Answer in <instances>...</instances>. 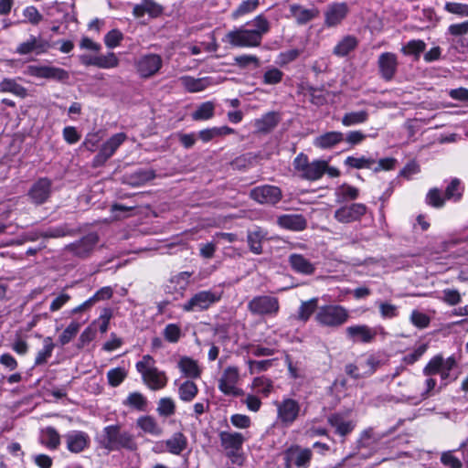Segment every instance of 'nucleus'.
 Instances as JSON below:
<instances>
[{
  "mask_svg": "<svg viewBox=\"0 0 468 468\" xmlns=\"http://www.w3.org/2000/svg\"><path fill=\"white\" fill-rule=\"evenodd\" d=\"M290 12L299 25H304L310 22L318 15L317 9H307L297 4L290 5Z\"/></svg>",
  "mask_w": 468,
  "mask_h": 468,
  "instance_id": "obj_28",
  "label": "nucleus"
},
{
  "mask_svg": "<svg viewBox=\"0 0 468 468\" xmlns=\"http://www.w3.org/2000/svg\"><path fill=\"white\" fill-rule=\"evenodd\" d=\"M144 383L151 390H159L164 388L168 381V378L164 371L158 370L157 367L152 368L145 373L142 374Z\"/></svg>",
  "mask_w": 468,
  "mask_h": 468,
  "instance_id": "obj_23",
  "label": "nucleus"
},
{
  "mask_svg": "<svg viewBox=\"0 0 468 468\" xmlns=\"http://www.w3.org/2000/svg\"><path fill=\"white\" fill-rule=\"evenodd\" d=\"M55 345L51 337L48 336L44 339V346L37 352L35 360V366H40L47 363L48 359L51 356Z\"/></svg>",
  "mask_w": 468,
  "mask_h": 468,
  "instance_id": "obj_47",
  "label": "nucleus"
},
{
  "mask_svg": "<svg viewBox=\"0 0 468 468\" xmlns=\"http://www.w3.org/2000/svg\"><path fill=\"white\" fill-rule=\"evenodd\" d=\"M155 171L152 169H138L133 173L125 174L122 182L132 186H140L154 179Z\"/></svg>",
  "mask_w": 468,
  "mask_h": 468,
  "instance_id": "obj_25",
  "label": "nucleus"
},
{
  "mask_svg": "<svg viewBox=\"0 0 468 468\" xmlns=\"http://www.w3.org/2000/svg\"><path fill=\"white\" fill-rule=\"evenodd\" d=\"M252 385L258 392L268 396L272 390V382L265 377H258L253 379Z\"/></svg>",
  "mask_w": 468,
  "mask_h": 468,
  "instance_id": "obj_59",
  "label": "nucleus"
},
{
  "mask_svg": "<svg viewBox=\"0 0 468 468\" xmlns=\"http://www.w3.org/2000/svg\"><path fill=\"white\" fill-rule=\"evenodd\" d=\"M180 81L184 88L189 92H198L204 90L208 85V82L206 79H195L190 76L181 77Z\"/></svg>",
  "mask_w": 468,
  "mask_h": 468,
  "instance_id": "obj_41",
  "label": "nucleus"
},
{
  "mask_svg": "<svg viewBox=\"0 0 468 468\" xmlns=\"http://www.w3.org/2000/svg\"><path fill=\"white\" fill-rule=\"evenodd\" d=\"M41 443L50 450H55L60 444V436L53 427H47L42 431Z\"/></svg>",
  "mask_w": 468,
  "mask_h": 468,
  "instance_id": "obj_40",
  "label": "nucleus"
},
{
  "mask_svg": "<svg viewBox=\"0 0 468 468\" xmlns=\"http://www.w3.org/2000/svg\"><path fill=\"white\" fill-rule=\"evenodd\" d=\"M346 335L354 343L361 342L367 344L376 338L377 332L367 324H356L346 327Z\"/></svg>",
  "mask_w": 468,
  "mask_h": 468,
  "instance_id": "obj_16",
  "label": "nucleus"
},
{
  "mask_svg": "<svg viewBox=\"0 0 468 468\" xmlns=\"http://www.w3.org/2000/svg\"><path fill=\"white\" fill-rule=\"evenodd\" d=\"M380 440L379 436H377L374 432L373 428H367L364 430L358 439L356 441V451L352 453H349L346 460L351 459L356 455H358L363 449L370 450V452L367 454L362 453L360 455L361 459H367L374 454V451H372L374 445H376Z\"/></svg>",
  "mask_w": 468,
  "mask_h": 468,
  "instance_id": "obj_11",
  "label": "nucleus"
},
{
  "mask_svg": "<svg viewBox=\"0 0 468 468\" xmlns=\"http://www.w3.org/2000/svg\"><path fill=\"white\" fill-rule=\"evenodd\" d=\"M348 6L346 3H335L328 6L324 14V23L328 27L338 25L347 15Z\"/></svg>",
  "mask_w": 468,
  "mask_h": 468,
  "instance_id": "obj_22",
  "label": "nucleus"
},
{
  "mask_svg": "<svg viewBox=\"0 0 468 468\" xmlns=\"http://www.w3.org/2000/svg\"><path fill=\"white\" fill-rule=\"evenodd\" d=\"M235 65L241 69H245L250 65H253L254 68L260 67V59L254 55H240L234 58Z\"/></svg>",
  "mask_w": 468,
  "mask_h": 468,
  "instance_id": "obj_60",
  "label": "nucleus"
},
{
  "mask_svg": "<svg viewBox=\"0 0 468 468\" xmlns=\"http://www.w3.org/2000/svg\"><path fill=\"white\" fill-rule=\"evenodd\" d=\"M97 441L108 452L122 449L133 452L138 448L134 436L129 431H122L118 424L104 427L101 434L97 437Z\"/></svg>",
  "mask_w": 468,
  "mask_h": 468,
  "instance_id": "obj_2",
  "label": "nucleus"
},
{
  "mask_svg": "<svg viewBox=\"0 0 468 468\" xmlns=\"http://www.w3.org/2000/svg\"><path fill=\"white\" fill-rule=\"evenodd\" d=\"M178 367L186 377L191 378H197L200 377L201 370L197 362L188 356L181 357L178 362Z\"/></svg>",
  "mask_w": 468,
  "mask_h": 468,
  "instance_id": "obj_37",
  "label": "nucleus"
},
{
  "mask_svg": "<svg viewBox=\"0 0 468 468\" xmlns=\"http://www.w3.org/2000/svg\"><path fill=\"white\" fill-rule=\"evenodd\" d=\"M324 160H314L310 163L303 174H300V177L309 181L318 180L324 176Z\"/></svg>",
  "mask_w": 468,
  "mask_h": 468,
  "instance_id": "obj_34",
  "label": "nucleus"
},
{
  "mask_svg": "<svg viewBox=\"0 0 468 468\" xmlns=\"http://www.w3.org/2000/svg\"><path fill=\"white\" fill-rule=\"evenodd\" d=\"M198 388L197 385L191 381L186 380L182 383L178 388L179 398L183 401L189 402L194 399L197 395Z\"/></svg>",
  "mask_w": 468,
  "mask_h": 468,
  "instance_id": "obj_46",
  "label": "nucleus"
},
{
  "mask_svg": "<svg viewBox=\"0 0 468 468\" xmlns=\"http://www.w3.org/2000/svg\"><path fill=\"white\" fill-rule=\"evenodd\" d=\"M163 66V59L157 54H146L135 61V69L143 79H149L155 75Z\"/></svg>",
  "mask_w": 468,
  "mask_h": 468,
  "instance_id": "obj_9",
  "label": "nucleus"
},
{
  "mask_svg": "<svg viewBox=\"0 0 468 468\" xmlns=\"http://www.w3.org/2000/svg\"><path fill=\"white\" fill-rule=\"evenodd\" d=\"M147 399L140 392H132L123 401L125 406L133 408L138 411H145L147 408Z\"/></svg>",
  "mask_w": 468,
  "mask_h": 468,
  "instance_id": "obj_44",
  "label": "nucleus"
},
{
  "mask_svg": "<svg viewBox=\"0 0 468 468\" xmlns=\"http://www.w3.org/2000/svg\"><path fill=\"white\" fill-rule=\"evenodd\" d=\"M288 263L292 271L295 273L311 276L316 271L315 263L300 253H292L288 257Z\"/></svg>",
  "mask_w": 468,
  "mask_h": 468,
  "instance_id": "obj_19",
  "label": "nucleus"
},
{
  "mask_svg": "<svg viewBox=\"0 0 468 468\" xmlns=\"http://www.w3.org/2000/svg\"><path fill=\"white\" fill-rule=\"evenodd\" d=\"M410 322L418 328H426L431 323V318L421 312L414 310L410 314Z\"/></svg>",
  "mask_w": 468,
  "mask_h": 468,
  "instance_id": "obj_63",
  "label": "nucleus"
},
{
  "mask_svg": "<svg viewBox=\"0 0 468 468\" xmlns=\"http://www.w3.org/2000/svg\"><path fill=\"white\" fill-rule=\"evenodd\" d=\"M27 71L32 77L49 79L60 82H67L69 79V74L67 70L52 66L29 65Z\"/></svg>",
  "mask_w": 468,
  "mask_h": 468,
  "instance_id": "obj_12",
  "label": "nucleus"
},
{
  "mask_svg": "<svg viewBox=\"0 0 468 468\" xmlns=\"http://www.w3.org/2000/svg\"><path fill=\"white\" fill-rule=\"evenodd\" d=\"M463 191L464 186L461 180L459 178H452L445 189L444 196L447 200L458 202L462 199Z\"/></svg>",
  "mask_w": 468,
  "mask_h": 468,
  "instance_id": "obj_39",
  "label": "nucleus"
},
{
  "mask_svg": "<svg viewBox=\"0 0 468 468\" xmlns=\"http://www.w3.org/2000/svg\"><path fill=\"white\" fill-rule=\"evenodd\" d=\"M221 446L226 452V455L232 461L238 463L240 455L239 452L241 450L245 441V437L240 432H229L222 431L218 434Z\"/></svg>",
  "mask_w": 468,
  "mask_h": 468,
  "instance_id": "obj_7",
  "label": "nucleus"
},
{
  "mask_svg": "<svg viewBox=\"0 0 468 468\" xmlns=\"http://www.w3.org/2000/svg\"><path fill=\"white\" fill-rule=\"evenodd\" d=\"M328 424L335 429V433L342 438L348 436L356 428V423L351 420H346L340 412L332 413L327 417Z\"/></svg>",
  "mask_w": 468,
  "mask_h": 468,
  "instance_id": "obj_20",
  "label": "nucleus"
},
{
  "mask_svg": "<svg viewBox=\"0 0 468 468\" xmlns=\"http://www.w3.org/2000/svg\"><path fill=\"white\" fill-rule=\"evenodd\" d=\"M215 105L212 101H205L197 106V110L192 112L191 117L194 121L209 120L214 116Z\"/></svg>",
  "mask_w": 468,
  "mask_h": 468,
  "instance_id": "obj_43",
  "label": "nucleus"
},
{
  "mask_svg": "<svg viewBox=\"0 0 468 468\" xmlns=\"http://www.w3.org/2000/svg\"><path fill=\"white\" fill-rule=\"evenodd\" d=\"M266 234L267 233L261 228H257L255 230L252 231H248L247 242L250 250L252 253L260 255L263 252L262 241L265 239Z\"/></svg>",
  "mask_w": 468,
  "mask_h": 468,
  "instance_id": "obj_31",
  "label": "nucleus"
},
{
  "mask_svg": "<svg viewBox=\"0 0 468 468\" xmlns=\"http://www.w3.org/2000/svg\"><path fill=\"white\" fill-rule=\"evenodd\" d=\"M136 426L141 429L144 432L149 433L154 436L162 434L163 430L158 425L156 420L150 415L141 416L136 420Z\"/></svg>",
  "mask_w": 468,
  "mask_h": 468,
  "instance_id": "obj_33",
  "label": "nucleus"
},
{
  "mask_svg": "<svg viewBox=\"0 0 468 468\" xmlns=\"http://www.w3.org/2000/svg\"><path fill=\"white\" fill-rule=\"evenodd\" d=\"M367 119H368V112H367V111L363 110V111H359V112H346L342 117L341 122L344 126L348 127V126H353L356 124L364 123L367 121Z\"/></svg>",
  "mask_w": 468,
  "mask_h": 468,
  "instance_id": "obj_45",
  "label": "nucleus"
},
{
  "mask_svg": "<svg viewBox=\"0 0 468 468\" xmlns=\"http://www.w3.org/2000/svg\"><path fill=\"white\" fill-rule=\"evenodd\" d=\"M376 163V160L370 157L361 156V157H354L348 156L345 160V165L346 166L356 168V169H363V168H371V166Z\"/></svg>",
  "mask_w": 468,
  "mask_h": 468,
  "instance_id": "obj_49",
  "label": "nucleus"
},
{
  "mask_svg": "<svg viewBox=\"0 0 468 468\" xmlns=\"http://www.w3.org/2000/svg\"><path fill=\"white\" fill-rule=\"evenodd\" d=\"M220 296L211 291H200L195 293L183 305L185 312H201L207 310L212 304L218 302Z\"/></svg>",
  "mask_w": 468,
  "mask_h": 468,
  "instance_id": "obj_8",
  "label": "nucleus"
},
{
  "mask_svg": "<svg viewBox=\"0 0 468 468\" xmlns=\"http://www.w3.org/2000/svg\"><path fill=\"white\" fill-rule=\"evenodd\" d=\"M318 298L314 297L308 301L302 302L296 315V319L301 322H307L312 314L318 310Z\"/></svg>",
  "mask_w": 468,
  "mask_h": 468,
  "instance_id": "obj_35",
  "label": "nucleus"
},
{
  "mask_svg": "<svg viewBox=\"0 0 468 468\" xmlns=\"http://www.w3.org/2000/svg\"><path fill=\"white\" fill-rule=\"evenodd\" d=\"M164 337L170 343H176L181 337V328L176 324H168L163 332Z\"/></svg>",
  "mask_w": 468,
  "mask_h": 468,
  "instance_id": "obj_58",
  "label": "nucleus"
},
{
  "mask_svg": "<svg viewBox=\"0 0 468 468\" xmlns=\"http://www.w3.org/2000/svg\"><path fill=\"white\" fill-rule=\"evenodd\" d=\"M279 122V113L276 112H269L261 118L256 119L254 126L258 132L269 133L278 125Z\"/></svg>",
  "mask_w": 468,
  "mask_h": 468,
  "instance_id": "obj_30",
  "label": "nucleus"
},
{
  "mask_svg": "<svg viewBox=\"0 0 468 468\" xmlns=\"http://www.w3.org/2000/svg\"><path fill=\"white\" fill-rule=\"evenodd\" d=\"M98 241V234L90 232L80 240L67 245L64 250L71 253L73 256L86 258L91 253Z\"/></svg>",
  "mask_w": 468,
  "mask_h": 468,
  "instance_id": "obj_10",
  "label": "nucleus"
},
{
  "mask_svg": "<svg viewBox=\"0 0 468 468\" xmlns=\"http://www.w3.org/2000/svg\"><path fill=\"white\" fill-rule=\"evenodd\" d=\"M239 380V369L236 367H228L218 380V388L225 395H239L236 388Z\"/></svg>",
  "mask_w": 468,
  "mask_h": 468,
  "instance_id": "obj_17",
  "label": "nucleus"
},
{
  "mask_svg": "<svg viewBox=\"0 0 468 468\" xmlns=\"http://www.w3.org/2000/svg\"><path fill=\"white\" fill-rule=\"evenodd\" d=\"M127 373L122 367L112 368L108 371L107 378L112 387L119 386L126 378Z\"/></svg>",
  "mask_w": 468,
  "mask_h": 468,
  "instance_id": "obj_57",
  "label": "nucleus"
},
{
  "mask_svg": "<svg viewBox=\"0 0 468 468\" xmlns=\"http://www.w3.org/2000/svg\"><path fill=\"white\" fill-rule=\"evenodd\" d=\"M119 65V58L113 52H109L107 55L98 56L97 67L100 69H112Z\"/></svg>",
  "mask_w": 468,
  "mask_h": 468,
  "instance_id": "obj_55",
  "label": "nucleus"
},
{
  "mask_svg": "<svg viewBox=\"0 0 468 468\" xmlns=\"http://www.w3.org/2000/svg\"><path fill=\"white\" fill-rule=\"evenodd\" d=\"M78 231L79 230L73 228L69 223H64L40 232L39 236L44 239H57L66 236H74L78 233Z\"/></svg>",
  "mask_w": 468,
  "mask_h": 468,
  "instance_id": "obj_29",
  "label": "nucleus"
},
{
  "mask_svg": "<svg viewBox=\"0 0 468 468\" xmlns=\"http://www.w3.org/2000/svg\"><path fill=\"white\" fill-rule=\"evenodd\" d=\"M250 197L261 205L275 206L282 198V192L279 186L263 185L250 189Z\"/></svg>",
  "mask_w": 468,
  "mask_h": 468,
  "instance_id": "obj_6",
  "label": "nucleus"
},
{
  "mask_svg": "<svg viewBox=\"0 0 468 468\" xmlns=\"http://www.w3.org/2000/svg\"><path fill=\"white\" fill-rule=\"evenodd\" d=\"M444 9L460 16H468V5L455 2H449L445 4Z\"/></svg>",
  "mask_w": 468,
  "mask_h": 468,
  "instance_id": "obj_64",
  "label": "nucleus"
},
{
  "mask_svg": "<svg viewBox=\"0 0 468 468\" xmlns=\"http://www.w3.org/2000/svg\"><path fill=\"white\" fill-rule=\"evenodd\" d=\"M398 64L396 54L391 52L380 54L378 59V66L382 79L387 81L391 80L397 72Z\"/></svg>",
  "mask_w": 468,
  "mask_h": 468,
  "instance_id": "obj_18",
  "label": "nucleus"
},
{
  "mask_svg": "<svg viewBox=\"0 0 468 468\" xmlns=\"http://www.w3.org/2000/svg\"><path fill=\"white\" fill-rule=\"evenodd\" d=\"M48 48V44L47 41L43 40L41 37L30 36L27 41L17 46L16 52L19 55H27L33 52L39 55L44 53Z\"/></svg>",
  "mask_w": 468,
  "mask_h": 468,
  "instance_id": "obj_21",
  "label": "nucleus"
},
{
  "mask_svg": "<svg viewBox=\"0 0 468 468\" xmlns=\"http://www.w3.org/2000/svg\"><path fill=\"white\" fill-rule=\"evenodd\" d=\"M250 24L253 25L254 29H247L244 27H240L228 32L223 41L228 42L232 47H259L261 44L263 35L270 30V23L265 16L259 15L253 21L247 23V25Z\"/></svg>",
  "mask_w": 468,
  "mask_h": 468,
  "instance_id": "obj_1",
  "label": "nucleus"
},
{
  "mask_svg": "<svg viewBox=\"0 0 468 468\" xmlns=\"http://www.w3.org/2000/svg\"><path fill=\"white\" fill-rule=\"evenodd\" d=\"M276 405L278 420L282 425L289 426L296 420L301 410L298 401L292 399H285Z\"/></svg>",
  "mask_w": 468,
  "mask_h": 468,
  "instance_id": "obj_15",
  "label": "nucleus"
},
{
  "mask_svg": "<svg viewBox=\"0 0 468 468\" xmlns=\"http://www.w3.org/2000/svg\"><path fill=\"white\" fill-rule=\"evenodd\" d=\"M248 310L253 315L274 316L280 310L279 300L271 295L255 296L248 303Z\"/></svg>",
  "mask_w": 468,
  "mask_h": 468,
  "instance_id": "obj_5",
  "label": "nucleus"
},
{
  "mask_svg": "<svg viewBox=\"0 0 468 468\" xmlns=\"http://www.w3.org/2000/svg\"><path fill=\"white\" fill-rule=\"evenodd\" d=\"M312 458L311 449L297 444L292 445L283 452L284 468H308Z\"/></svg>",
  "mask_w": 468,
  "mask_h": 468,
  "instance_id": "obj_4",
  "label": "nucleus"
},
{
  "mask_svg": "<svg viewBox=\"0 0 468 468\" xmlns=\"http://www.w3.org/2000/svg\"><path fill=\"white\" fill-rule=\"evenodd\" d=\"M260 5L259 0H245L242 1L238 8L233 12V17H239L254 11Z\"/></svg>",
  "mask_w": 468,
  "mask_h": 468,
  "instance_id": "obj_56",
  "label": "nucleus"
},
{
  "mask_svg": "<svg viewBox=\"0 0 468 468\" xmlns=\"http://www.w3.org/2000/svg\"><path fill=\"white\" fill-rule=\"evenodd\" d=\"M349 311L340 304H326L319 306L315 315V322L322 327L338 329L349 319Z\"/></svg>",
  "mask_w": 468,
  "mask_h": 468,
  "instance_id": "obj_3",
  "label": "nucleus"
},
{
  "mask_svg": "<svg viewBox=\"0 0 468 468\" xmlns=\"http://www.w3.org/2000/svg\"><path fill=\"white\" fill-rule=\"evenodd\" d=\"M344 141V133L341 132H327L314 139V145L321 149H329Z\"/></svg>",
  "mask_w": 468,
  "mask_h": 468,
  "instance_id": "obj_27",
  "label": "nucleus"
},
{
  "mask_svg": "<svg viewBox=\"0 0 468 468\" xmlns=\"http://www.w3.org/2000/svg\"><path fill=\"white\" fill-rule=\"evenodd\" d=\"M0 92H10L17 97L25 98L27 90L25 87L16 82L15 79L5 78L0 82Z\"/></svg>",
  "mask_w": 468,
  "mask_h": 468,
  "instance_id": "obj_38",
  "label": "nucleus"
},
{
  "mask_svg": "<svg viewBox=\"0 0 468 468\" xmlns=\"http://www.w3.org/2000/svg\"><path fill=\"white\" fill-rule=\"evenodd\" d=\"M65 438L68 450L74 453L82 452L89 443V436L83 431H71Z\"/></svg>",
  "mask_w": 468,
  "mask_h": 468,
  "instance_id": "obj_26",
  "label": "nucleus"
},
{
  "mask_svg": "<svg viewBox=\"0 0 468 468\" xmlns=\"http://www.w3.org/2000/svg\"><path fill=\"white\" fill-rule=\"evenodd\" d=\"M123 39L122 33L118 29H112L104 37V43L109 48H113L120 45Z\"/></svg>",
  "mask_w": 468,
  "mask_h": 468,
  "instance_id": "obj_61",
  "label": "nucleus"
},
{
  "mask_svg": "<svg viewBox=\"0 0 468 468\" xmlns=\"http://www.w3.org/2000/svg\"><path fill=\"white\" fill-rule=\"evenodd\" d=\"M165 444L170 453L179 455L186 448L187 439L182 432H176Z\"/></svg>",
  "mask_w": 468,
  "mask_h": 468,
  "instance_id": "obj_32",
  "label": "nucleus"
},
{
  "mask_svg": "<svg viewBox=\"0 0 468 468\" xmlns=\"http://www.w3.org/2000/svg\"><path fill=\"white\" fill-rule=\"evenodd\" d=\"M51 193L52 181L48 177H40L31 186L27 196L33 204L40 206L48 200Z\"/></svg>",
  "mask_w": 468,
  "mask_h": 468,
  "instance_id": "obj_13",
  "label": "nucleus"
},
{
  "mask_svg": "<svg viewBox=\"0 0 468 468\" xmlns=\"http://www.w3.org/2000/svg\"><path fill=\"white\" fill-rule=\"evenodd\" d=\"M426 48V44L423 40L413 39L409 41L405 46L401 48V52L406 55H414L418 58Z\"/></svg>",
  "mask_w": 468,
  "mask_h": 468,
  "instance_id": "obj_48",
  "label": "nucleus"
},
{
  "mask_svg": "<svg viewBox=\"0 0 468 468\" xmlns=\"http://www.w3.org/2000/svg\"><path fill=\"white\" fill-rule=\"evenodd\" d=\"M443 366V356L437 355L433 356L429 363L423 368V374L425 376H431L438 374Z\"/></svg>",
  "mask_w": 468,
  "mask_h": 468,
  "instance_id": "obj_53",
  "label": "nucleus"
},
{
  "mask_svg": "<svg viewBox=\"0 0 468 468\" xmlns=\"http://www.w3.org/2000/svg\"><path fill=\"white\" fill-rule=\"evenodd\" d=\"M231 133H234V129L229 126L212 127L201 130L198 133V137L204 143H207L215 138L222 137Z\"/></svg>",
  "mask_w": 468,
  "mask_h": 468,
  "instance_id": "obj_36",
  "label": "nucleus"
},
{
  "mask_svg": "<svg viewBox=\"0 0 468 468\" xmlns=\"http://www.w3.org/2000/svg\"><path fill=\"white\" fill-rule=\"evenodd\" d=\"M80 328V324L78 322H71L62 332L58 337V342L61 346L69 344L78 334Z\"/></svg>",
  "mask_w": 468,
  "mask_h": 468,
  "instance_id": "obj_52",
  "label": "nucleus"
},
{
  "mask_svg": "<svg viewBox=\"0 0 468 468\" xmlns=\"http://www.w3.org/2000/svg\"><path fill=\"white\" fill-rule=\"evenodd\" d=\"M445 200H447L445 196H442L441 190L437 187L431 188L425 197L427 205L435 208L442 207Z\"/></svg>",
  "mask_w": 468,
  "mask_h": 468,
  "instance_id": "obj_50",
  "label": "nucleus"
},
{
  "mask_svg": "<svg viewBox=\"0 0 468 468\" xmlns=\"http://www.w3.org/2000/svg\"><path fill=\"white\" fill-rule=\"evenodd\" d=\"M441 293L442 295L440 299L451 306L457 305L462 302V295L456 289L447 288L444 289Z\"/></svg>",
  "mask_w": 468,
  "mask_h": 468,
  "instance_id": "obj_54",
  "label": "nucleus"
},
{
  "mask_svg": "<svg viewBox=\"0 0 468 468\" xmlns=\"http://www.w3.org/2000/svg\"><path fill=\"white\" fill-rule=\"evenodd\" d=\"M156 411L160 417H170L176 412V404L171 398H162L158 401Z\"/></svg>",
  "mask_w": 468,
  "mask_h": 468,
  "instance_id": "obj_51",
  "label": "nucleus"
},
{
  "mask_svg": "<svg viewBox=\"0 0 468 468\" xmlns=\"http://www.w3.org/2000/svg\"><path fill=\"white\" fill-rule=\"evenodd\" d=\"M277 223L281 228L292 231H302L307 228V220L301 214L282 215L278 217Z\"/></svg>",
  "mask_w": 468,
  "mask_h": 468,
  "instance_id": "obj_24",
  "label": "nucleus"
},
{
  "mask_svg": "<svg viewBox=\"0 0 468 468\" xmlns=\"http://www.w3.org/2000/svg\"><path fill=\"white\" fill-rule=\"evenodd\" d=\"M357 46V40L353 36L345 37L334 48V54L339 57H344L354 50Z\"/></svg>",
  "mask_w": 468,
  "mask_h": 468,
  "instance_id": "obj_42",
  "label": "nucleus"
},
{
  "mask_svg": "<svg viewBox=\"0 0 468 468\" xmlns=\"http://www.w3.org/2000/svg\"><path fill=\"white\" fill-rule=\"evenodd\" d=\"M367 207L362 203H353L343 206L335 211L334 218L340 223H352L358 221L367 213Z\"/></svg>",
  "mask_w": 468,
  "mask_h": 468,
  "instance_id": "obj_14",
  "label": "nucleus"
},
{
  "mask_svg": "<svg viewBox=\"0 0 468 468\" xmlns=\"http://www.w3.org/2000/svg\"><path fill=\"white\" fill-rule=\"evenodd\" d=\"M337 194L344 199V200H355L358 197L359 191L356 187L352 186L347 184H343L340 186L337 189Z\"/></svg>",
  "mask_w": 468,
  "mask_h": 468,
  "instance_id": "obj_62",
  "label": "nucleus"
}]
</instances>
